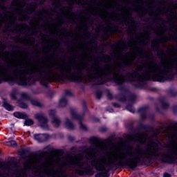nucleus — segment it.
Listing matches in <instances>:
<instances>
[{"mask_svg": "<svg viewBox=\"0 0 177 177\" xmlns=\"http://www.w3.org/2000/svg\"><path fill=\"white\" fill-rule=\"evenodd\" d=\"M133 158H127L124 160H121L118 162H108L107 165L109 168H126V169H132L135 171L138 167L145 164V158H150L154 157H160V161L162 164H175L177 160V153L175 154L170 153L169 152H160L158 153L151 151V148L147 147L145 149L143 148H136V152L131 153Z\"/></svg>", "mask_w": 177, "mask_h": 177, "instance_id": "1", "label": "nucleus"}, {"mask_svg": "<svg viewBox=\"0 0 177 177\" xmlns=\"http://www.w3.org/2000/svg\"><path fill=\"white\" fill-rule=\"evenodd\" d=\"M113 74V71L110 69H106L105 73L103 74H101L100 76L97 75V73H88L87 75V77H88L90 82H95V81L97 80V82L93 84L95 85H106L107 82H111L112 81L116 84V85H118V91H121V92L118 94L115 97L120 102H127V95L126 93H128V90L125 88V86L124 84L127 82V79L124 78V75L121 74L119 75L120 77L117 76L111 77Z\"/></svg>", "mask_w": 177, "mask_h": 177, "instance_id": "2", "label": "nucleus"}, {"mask_svg": "<svg viewBox=\"0 0 177 177\" xmlns=\"http://www.w3.org/2000/svg\"><path fill=\"white\" fill-rule=\"evenodd\" d=\"M37 73L38 74L37 79H33L34 82L35 81H39L41 85L44 86L45 88H48V85L52 82V81H62V82H64V81L66 80V81H71L72 82H76L77 84H80L82 82V72L81 71V68H77V74H71V75H65L64 76L58 75L57 77H55V76L52 75V73L50 72H48L47 73V77L44 76V71L39 70L37 71Z\"/></svg>", "mask_w": 177, "mask_h": 177, "instance_id": "3", "label": "nucleus"}, {"mask_svg": "<svg viewBox=\"0 0 177 177\" xmlns=\"http://www.w3.org/2000/svg\"><path fill=\"white\" fill-rule=\"evenodd\" d=\"M76 162L73 160H69L68 162H64V165L71 168L72 165H75V167H78L79 169L75 170V174L79 175V176H84V175L92 176L95 175V170H93V167H91V165L82 162L84 160V155L79 153L75 156Z\"/></svg>", "mask_w": 177, "mask_h": 177, "instance_id": "4", "label": "nucleus"}, {"mask_svg": "<svg viewBox=\"0 0 177 177\" xmlns=\"http://www.w3.org/2000/svg\"><path fill=\"white\" fill-rule=\"evenodd\" d=\"M174 71V67L168 66L167 70H163L160 72L156 71H151L152 75L151 76V81L153 82H167V81H174L175 79V74L172 73Z\"/></svg>", "mask_w": 177, "mask_h": 177, "instance_id": "5", "label": "nucleus"}, {"mask_svg": "<svg viewBox=\"0 0 177 177\" xmlns=\"http://www.w3.org/2000/svg\"><path fill=\"white\" fill-rule=\"evenodd\" d=\"M142 71V68H138L135 71L127 72L124 76L127 82H135L138 78L137 83L133 84V86L137 89H143L145 86H147V83L145 82V79L142 78V75L139 73Z\"/></svg>", "mask_w": 177, "mask_h": 177, "instance_id": "6", "label": "nucleus"}, {"mask_svg": "<svg viewBox=\"0 0 177 177\" xmlns=\"http://www.w3.org/2000/svg\"><path fill=\"white\" fill-rule=\"evenodd\" d=\"M91 166L99 172L95 175V177H109V171L106 170V167L103 163L102 158H95L91 161Z\"/></svg>", "mask_w": 177, "mask_h": 177, "instance_id": "7", "label": "nucleus"}, {"mask_svg": "<svg viewBox=\"0 0 177 177\" xmlns=\"http://www.w3.org/2000/svg\"><path fill=\"white\" fill-rule=\"evenodd\" d=\"M17 70L13 71V74L15 75H10L8 74H3V75H0V85L3 84V82H8L10 85V86H13V85H19L20 83L21 76L17 75Z\"/></svg>", "mask_w": 177, "mask_h": 177, "instance_id": "8", "label": "nucleus"}, {"mask_svg": "<svg viewBox=\"0 0 177 177\" xmlns=\"http://www.w3.org/2000/svg\"><path fill=\"white\" fill-rule=\"evenodd\" d=\"M70 114L72 115V118L73 120H76V121H79L80 124V129H82V131H88V127L85 126V124H82V115L80 114H78L77 111H75V109H71L70 110Z\"/></svg>", "mask_w": 177, "mask_h": 177, "instance_id": "9", "label": "nucleus"}, {"mask_svg": "<svg viewBox=\"0 0 177 177\" xmlns=\"http://www.w3.org/2000/svg\"><path fill=\"white\" fill-rule=\"evenodd\" d=\"M35 118L37 120L38 122L40 124V127L43 128V129H48L49 128V125L48 124L49 120L47 117L44 116L42 113H36Z\"/></svg>", "mask_w": 177, "mask_h": 177, "instance_id": "10", "label": "nucleus"}, {"mask_svg": "<svg viewBox=\"0 0 177 177\" xmlns=\"http://www.w3.org/2000/svg\"><path fill=\"white\" fill-rule=\"evenodd\" d=\"M21 97L23 100H28L30 102L32 106H35V107H42V104L39 101L32 99V97H31L27 93H22L21 94Z\"/></svg>", "mask_w": 177, "mask_h": 177, "instance_id": "11", "label": "nucleus"}, {"mask_svg": "<svg viewBox=\"0 0 177 177\" xmlns=\"http://www.w3.org/2000/svg\"><path fill=\"white\" fill-rule=\"evenodd\" d=\"M32 83H31V77H27L26 75L21 76L19 86H31Z\"/></svg>", "mask_w": 177, "mask_h": 177, "instance_id": "12", "label": "nucleus"}, {"mask_svg": "<svg viewBox=\"0 0 177 177\" xmlns=\"http://www.w3.org/2000/svg\"><path fill=\"white\" fill-rule=\"evenodd\" d=\"M50 138L48 134L46 133H39V134H34V139L37 140L39 143H43V142H46Z\"/></svg>", "mask_w": 177, "mask_h": 177, "instance_id": "13", "label": "nucleus"}, {"mask_svg": "<svg viewBox=\"0 0 177 177\" xmlns=\"http://www.w3.org/2000/svg\"><path fill=\"white\" fill-rule=\"evenodd\" d=\"M160 39H156L154 41H152V46L154 48H157L158 49V56H162L165 55V51H164L163 48L160 47Z\"/></svg>", "mask_w": 177, "mask_h": 177, "instance_id": "14", "label": "nucleus"}, {"mask_svg": "<svg viewBox=\"0 0 177 177\" xmlns=\"http://www.w3.org/2000/svg\"><path fill=\"white\" fill-rule=\"evenodd\" d=\"M147 109H149L148 106H142L138 110V113H139L140 117L142 121H145V120L147 118V113H146Z\"/></svg>", "mask_w": 177, "mask_h": 177, "instance_id": "15", "label": "nucleus"}, {"mask_svg": "<svg viewBox=\"0 0 177 177\" xmlns=\"http://www.w3.org/2000/svg\"><path fill=\"white\" fill-rule=\"evenodd\" d=\"M129 21H130L127 23L125 20L118 21H120V24H126V26H129V28H133V27H135L134 26H136L138 24V21H135V19L132 17L129 19Z\"/></svg>", "mask_w": 177, "mask_h": 177, "instance_id": "16", "label": "nucleus"}, {"mask_svg": "<svg viewBox=\"0 0 177 177\" xmlns=\"http://www.w3.org/2000/svg\"><path fill=\"white\" fill-rule=\"evenodd\" d=\"M138 131H140V129H144L145 131H149L150 132H154V127L151 125H146L143 123H140L138 127Z\"/></svg>", "mask_w": 177, "mask_h": 177, "instance_id": "17", "label": "nucleus"}, {"mask_svg": "<svg viewBox=\"0 0 177 177\" xmlns=\"http://www.w3.org/2000/svg\"><path fill=\"white\" fill-rule=\"evenodd\" d=\"M13 115L15 118H18L19 120H26L28 118V115L24 112L16 111L13 113Z\"/></svg>", "mask_w": 177, "mask_h": 177, "instance_id": "18", "label": "nucleus"}, {"mask_svg": "<svg viewBox=\"0 0 177 177\" xmlns=\"http://www.w3.org/2000/svg\"><path fill=\"white\" fill-rule=\"evenodd\" d=\"M89 142L91 145H99V143H102L103 140L100 139L99 137H96L95 136H93L90 137Z\"/></svg>", "mask_w": 177, "mask_h": 177, "instance_id": "19", "label": "nucleus"}, {"mask_svg": "<svg viewBox=\"0 0 177 177\" xmlns=\"http://www.w3.org/2000/svg\"><path fill=\"white\" fill-rule=\"evenodd\" d=\"M65 127L71 131H74V129H75V126H74V124L73 122H71V120H70L68 118H66Z\"/></svg>", "mask_w": 177, "mask_h": 177, "instance_id": "20", "label": "nucleus"}, {"mask_svg": "<svg viewBox=\"0 0 177 177\" xmlns=\"http://www.w3.org/2000/svg\"><path fill=\"white\" fill-rule=\"evenodd\" d=\"M3 107L6 109L7 111H13V110H15L12 104H9L6 99L3 100Z\"/></svg>", "mask_w": 177, "mask_h": 177, "instance_id": "21", "label": "nucleus"}, {"mask_svg": "<svg viewBox=\"0 0 177 177\" xmlns=\"http://www.w3.org/2000/svg\"><path fill=\"white\" fill-rule=\"evenodd\" d=\"M123 64L124 66H121V65H118V66H116V70H118V71H124V68H125V67H131V63L129 62V61L127 62H123Z\"/></svg>", "mask_w": 177, "mask_h": 177, "instance_id": "22", "label": "nucleus"}, {"mask_svg": "<svg viewBox=\"0 0 177 177\" xmlns=\"http://www.w3.org/2000/svg\"><path fill=\"white\" fill-rule=\"evenodd\" d=\"M51 122L52 124H55L54 128H59V127H60V124H62V120H60L59 118L55 117V118H52Z\"/></svg>", "mask_w": 177, "mask_h": 177, "instance_id": "23", "label": "nucleus"}, {"mask_svg": "<svg viewBox=\"0 0 177 177\" xmlns=\"http://www.w3.org/2000/svg\"><path fill=\"white\" fill-rule=\"evenodd\" d=\"M17 103L18 104V107H19L20 109H23L24 110L28 109V104H27V103L24 102L21 100H18Z\"/></svg>", "mask_w": 177, "mask_h": 177, "instance_id": "24", "label": "nucleus"}, {"mask_svg": "<svg viewBox=\"0 0 177 177\" xmlns=\"http://www.w3.org/2000/svg\"><path fill=\"white\" fill-rule=\"evenodd\" d=\"M149 140V146H151L153 147V150H156V151H158V144L157 142H154L153 139L148 138Z\"/></svg>", "mask_w": 177, "mask_h": 177, "instance_id": "25", "label": "nucleus"}, {"mask_svg": "<svg viewBox=\"0 0 177 177\" xmlns=\"http://www.w3.org/2000/svg\"><path fill=\"white\" fill-rule=\"evenodd\" d=\"M67 98H66V97H62L59 102V107H66V106H67Z\"/></svg>", "mask_w": 177, "mask_h": 177, "instance_id": "26", "label": "nucleus"}, {"mask_svg": "<svg viewBox=\"0 0 177 177\" xmlns=\"http://www.w3.org/2000/svg\"><path fill=\"white\" fill-rule=\"evenodd\" d=\"M48 153H58V154H64V151L63 149H57L55 148H48Z\"/></svg>", "mask_w": 177, "mask_h": 177, "instance_id": "27", "label": "nucleus"}, {"mask_svg": "<svg viewBox=\"0 0 177 177\" xmlns=\"http://www.w3.org/2000/svg\"><path fill=\"white\" fill-rule=\"evenodd\" d=\"M24 124L26 125V127H31V125H34V120L28 118L25 119Z\"/></svg>", "mask_w": 177, "mask_h": 177, "instance_id": "28", "label": "nucleus"}, {"mask_svg": "<svg viewBox=\"0 0 177 177\" xmlns=\"http://www.w3.org/2000/svg\"><path fill=\"white\" fill-rule=\"evenodd\" d=\"M121 44H124V41L120 40L113 44H109V46L112 49H115V48H118V46H120Z\"/></svg>", "mask_w": 177, "mask_h": 177, "instance_id": "29", "label": "nucleus"}, {"mask_svg": "<svg viewBox=\"0 0 177 177\" xmlns=\"http://www.w3.org/2000/svg\"><path fill=\"white\" fill-rule=\"evenodd\" d=\"M97 37H100L99 34L94 35L93 39L91 40V44L93 45V46H95V48L97 47V41L96 40V38H97Z\"/></svg>", "mask_w": 177, "mask_h": 177, "instance_id": "30", "label": "nucleus"}, {"mask_svg": "<svg viewBox=\"0 0 177 177\" xmlns=\"http://www.w3.org/2000/svg\"><path fill=\"white\" fill-rule=\"evenodd\" d=\"M126 110H127V111H129L130 113H135V109H133V105L132 104V103H129L127 104Z\"/></svg>", "mask_w": 177, "mask_h": 177, "instance_id": "31", "label": "nucleus"}, {"mask_svg": "<svg viewBox=\"0 0 177 177\" xmlns=\"http://www.w3.org/2000/svg\"><path fill=\"white\" fill-rule=\"evenodd\" d=\"M160 104H162L163 110H168V109H169V104L167 102H165L164 100H160Z\"/></svg>", "mask_w": 177, "mask_h": 177, "instance_id": "32", "label": "nucleus"}, {"mask_svg": "<svg viewBox=\"0 0 177 177\" xmlns=\"http://www.w3.org/2000/svg\"><path fill=\"white\" fill-rule=\"evenodd\" d=\"M48 115L50 118H56V110L55 109H50L48 111Z\"/></svg>", "mask_w": 177, "mask_h": 177, "instance_id": "33", "label": "nucleus"}, {"mask_svg": "<svg viewBox=\"0 0 177 177\" xmlns=\"http://www.w3.org/2000/svg\"><path fill=\"white\" fill-rule=\"evenodd\" d=\"M95 96L97 100H100V99H102V96H103V92H102L100 90H97L95 91Z\"/></svg>", "mask_w": 177, "mask_h": 177, "instance_id": "34", "label": "nucleus"}, {"mask_svg": "<svg viewBox=\"0 0 177 177\" xmlns=\"http://www.w3.org/2000/svg\"><path fill=\"white\" fill-rule=\"evenodd\" d=\"M127 97L130 102H135L136 100V95L133 93H130Z\"/></svg>", "mask_w": 177, "mask_h": 177, "instance_id": "35", "label": "nucleus"}, {"mask_svg": "<svg viewBox=\"0 0 177 177\" xmlns=\"http://www.w3.org/2000/svg\"><path fill=\"white\" fill-rule=\"evenodd\" d=\"M82 109L83 113H86V111H88V106L86 105V101H85V100H82Z\"/></svg>", "mask_w": 177, "mask_h": 177, "instance_id": "36", "label": "nucleus"}, {"mask_svg": "<svg viewBox=\"0 0 177 177\" xmlns=\"http://www.w3.org/2000/svg\"><path fill=\"white\" fill-rule=\"evenodd\" d=\"M7 146H10L11 147H16V146H17V142L15 140H11L7 142Z\"/></svg>", "mask_w": 177, "mask_h": 177, "instance_id": "37", "label": "nucleus"}, {"mask_svg": "<svg viewBox=\"0 0 177 177\" xmlns=\"http://www.w3.org/2000/svg\"><path fill=\"white\" fill-rule=\"evenodd\" d=\"M146 64L147 65L149 64L150 66H151V67H153V68H156V67H157V62H156L155 61H151V62L147 61Z\"/></svg>", "mask_w": 177, "mask_h": 177, "instance_id": "38", "label": "nucleus"}, {"mask_svg": "<svg viewBox=\"0 0 177 177\" xmlns=\"http://www.w3.org/2000/svg\"><path fill=\"white\" fill-rule=\"evenodd\" d=\"M46 154H48V151H42L39 153V157H40L41 161H42V160H44V157H45Z\"/></svg>", "mask_w": 177, "mask_h": 177, "instance_id": "39", "label": "nucleus"}, {"mask_svg": "<svg viewBox=\"0 0 177 177\" xmlns=\"http://www.w3.org/2000/svg\"><path fill=\"white\" fill-rule=\"evenodd\" d=\"M28 153V151L26 149H21L20 152L21 157H26V154Z\"/></svg>", "mask_w": 177, "mask_h": 177, "instance_id": "40", "label": "nucleus"}, {"mask_svg": "<svg viewBox=\"0 0 177 177\" xmlns=\"http://www.w3.org/2000/svg\"><path fill=\"white\" fill-rule=\"evenodd\" d=\"M169 93L172 96V97H176V96H177V92L172 89L169 91Z\"/></svg>", "mask_w": 177, "mask_h": 177, "instance_id": "41", "label": "nucleus"}, {"mask_svg": "<svg viewBox=\"0 0 177 177\" xmlns=\"http://www.w3.org/2000/svg\"><path fill=\"white\" fill-rule=\"evenodd\" d=\"M171 128H177V122L170 123L167 127V129H171Z\"/></svg>", "mask_w": 177, "mask_h": 177, "instance_id": "42", "label": "nucleus"}, {"mask_svg": "<svg viewBox=\"0 0 177 177\" xmlns=\"http://www.w3.org/2000/svg\"><path fill=\"white\" fill-rule=\"evenodd\" d=\"M10 98L12 100H17V95H16V93L15 92H12L10 95Z\"/></svg>", "mask_w": 177, "mask_h": 177, "instance_id": "43", "label": "nucleus"}, {"mask_svg": "<svg viewBox=\"0 0 177 177\" xmlns=\"http://www.w3.org/2000/svg\"><path fill=\"white\" fill-rule=\"evenodd\" d=\"M106 145H110V143L113 142V137H109L106 140H104Z\"/></svg>", "mask_w": 177, "mask_h": 177, "instance_id": "44", "label": "nucleus"}, {"mask_svg": "<svg viewBox=\"0 0 177 177\" xmlns=\"http://www.w3.org/2000/svg\"><path fill=\"white\" fill-rule=\"evenodd\" d=\"M68 140L69 142H71V143H73V142H74L75 140V137H74L71 135H69V136H68Z\"/></svg>", "mask_w": 177, "mask_h": 177, "instance_id": "45", "label": "nucleus"}, {"mask_svg": "<svg viewBox=\"0 0 177 177\" xmlns=\"http://www.w3.org/2000/svg\"><path fill=\"white\" fill-rule=\"evenodd\" d=\"M106 96L108 97V100H113V99L114 97L113 94L111 93H110V92L107 93Z\"/></svg>", "mask_w": 177, "mask_h": 177, "instance_id": "46", "label": "nucleus"}, {"mask_svg": "<svg viewBox=\"0 0 177 177\" xmlns=\"http://www.w3.org/2000/svg\"><path fill=\"white\" fill-rule=\"evenodd\" d=\"M8 30H10L12 32H17V30H16L15 28H12V26H7Z\"/></svg>", "mask_w": 177, "mask_h": 177, "instance_id": "47", "label": "nucleus"}, {"mask_svg": "<svg viewBox=\"0 0 177 177\" xmlns=\"http://www.w3.org/2000/svg\"><path fill=\"white\" fill-rule=\"evenodd\" d=\"M38 4H37V3H31L30 4V7H29V10L30 9H32V8H37Z\"/></svg>", "mask_w": 177, "mask_h": 177, "instance_id": "48", "label": "nucleus"}, {"mask_svg": "<svg viewBox=\"0 0 177 177\" xmlns=\"http://www.w3.org/2000/svg\"><path fill=\"white\" fill-rule=\"evenodd\" d=\"M112 106H113V107L115 109H120V107H121V105L117 102H113Z\"/></svg>", "mask_w": 177, "mask_h": 177, "instance_id": "49", "label": "nucleus"}, {"mask_svg": "<svg viewBox=\"0 0 177 177\" xmlns=\"http://www.w3.org/2000/svg\"><path fill=\"white\" fill-rule=\"evenodd\" d=\"M100 132L102 133H104V132H107V127H101L100 129Z\"/></svg>", "mask_w": 177, "mask_h": 177, "instance_id": "50", "label": "nucleus"}, {"mask_svg": "<svg viewBox=\"0 0 177 177\" xmlns=\"http://www.w3.org/2000/svg\"><path fill=\"white\" fill-rule=\"evenodd\" d=\"M66 96H73V93H71L69 90H65Z\"/></svg>", "mask_w": 177, "mask_h": 177, "instance_id": "51", "label": "nucleus"}, {"mask_svg": "<svg viewBox=\"0 0 177 177\" xmlns=\"http://www.w3.org/2000/svg\"><path fill=\"white\" fill-rule=\"evenodd\" d=\"M62 73H66V74H68V73H71V69H68V67L67 69H62Z\"/></svg>", "mask_w": 177, "mask_h": 177, "instance_id": "52", "label": "nucleus"}, {"mask_svg": "<svg viewBox=\"0 0 177 177\" xmlns=\"http://www.w3.org/2000/svg\"><path fill=\"white\" fill-rule=\"evenodd\" d=\"M64 9H66V12H71L73 10V7L71 6L64 7Z\"/></svg>", "mask_w": 177, "mask_h": 177, "instance_id": "53", "label": "nucleus"}, {"mask_svg": "<svg viewBox=\"0 0 177 177\" xmlns=\"http://www.w3.org/2000/svg\"><path fill=\"white\" fill-rule=\"evenodd\" d=\"M13 39H14V41H20L21 39V38H20V36H16V37H13Z\"/></svg>", "mask_w": 177, "mask_h": 177, "instance_id": "54", "label": "nucleus"}, {"mask_svg": "<svg viewBox=\"0 0 177 177\" xmlns=\"http://www.w3.org/2000/svg\"><path fill=\"white\" fill-rule=\"evenodd\" d=\"M165 148L168 149V150H174V147H172L171 145H166Z\"/></svg>", "mask_w": 177, "mask_h": 177, "instance_id": "55", "label": "nucleus"}, {"mask_svg": "<svg viewBox=\"0 0 177 177\" xmlns=\"http://www.w3.org/2000/svg\"><path fill=\"white\" fill-rule=\"evenodd\" d=\"M106 111H109V113H113L114 112V109H113V108H111V107H108L106 109Z\"/></svg>", "mask_w": 177, "mask_h": 177, "instance_id": "56", "label": "nucleus"}, {"mask_svg": "<svg viewBox=\"0 0 177 177\" xmlns=\"http://www.w3.org/2000/svg\"><path fill=\"white\" fill-rule=\"evenodd\" d=\"M163 177H171V174L168 172H165L163 174Z\"/></svg>", "mask_w": 177, "mask_h": 177, "instance_id": "57", "label": "nucleus"}, {"mask_svg": "<svg viewBox=\"0 0 177 177\" xmlns=\"http://www.w3.org/2000/svg\"><path fill=\"white\" fill-rule=\"evenodd\" d=\"M173 113H176L177 112V106L174 105L172 107Z\"/></svg>", "mask_w": 177, "mask_h": 177, "instance_id": "58", "label": "nucleus"}, {"mask_svg": "<svg viewBox=\"0 0 177 177\" xmlns=\"http://www.w3.org/2000/svg\"><path fill=\"white\" fill-rule=\"evenodd\" d=\"M23 19H25V20H28V19H30V17L28 16V15L26 14L23 15Z\"/></svg>", "mask_w": 177, "mask_h": 177, "instance_id": "59", "label": "nucleus"}, {"mask_svg": "<svg viewBox=\"0 0 177 177\" xmlns=\"http://www.w3.org/2000/svg\"><path fill=\"white\" fill-rule=\"evenodd\" d=\"M103 59H110V55H109L107 54H104Z\"/></svg>", "mask_w": 177, "mask_h": 177, "instance_id": "60", "label": "nucleus"}, {"mask_svg": "<svg viewBox=\"0 0 177 177\" xmlns=\"http://www.w3.org/2000/svg\"><path fill=\"white\" fill-rule=\"evenodd\" d=\"M87 150H88L89 153H93V151H95V149L93 147H90Z\"/></svg>", "mask_w": 177, "mask_h": 177, "instance_id": "61", "label": "nucleus"}, {"mask_svg": "<svg viewBox=\"0 0 177 177\" xmlns=\"http://www.w3.org/2000/svg\"><path fill=\"white\" fill-rule=\"evenodd\" d=\"M94 157H97L96 154L89 155L90 160H93Z\"/></svg>", "mask_w": 177, "mask_h": 177, "instance_id": "62", "label": "nucleus"}, {"mask_svg": "<svg viewBox=\"0 0 177 177\" xmlns=\"http://www.w3.org/2000/svg\"><path fill=\"white\" fill-rule=\"evenodd\" d=\"M13 49H20V46L17 45H12Z\"/></svg>", "mask_w": 177, "mask_h": 177, "instance_id": "63", "label": "nucleus"}, {"mask_svg": "<svg viewBox=\"0 0 177 177\" xmlns=\"http://www.w3.org/2000/svg\"><path fill=\"white\" fill-rule=\"evenodd\" d=\"M118 30V26H114L112 28V31H117Z\"/></svg>", "mask_w": 177, "mask_h": 177, "instance_id": "64", "label": "nucleus"}]
</instances>
